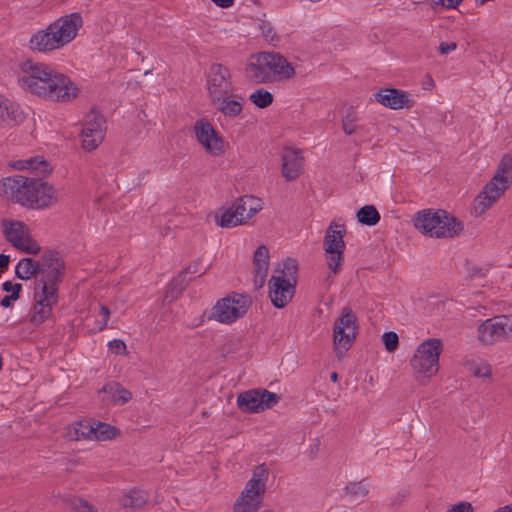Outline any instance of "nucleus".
I'll return each instance as SVG.
<instances>
[{"label": "nucleus", "instance_id": "30", "mask_svg": "<svg viewBox=\"0 0 512 512\" xmlns=\"http://www.w3.org/2000/svg\"><path fill=\"white\" fill-rule=\"evenodd\" d=\"M23 118L18 106H15L7 99H2L0 96V121L12 120L14 122H21Z\"/></svg>", "mask_w": 512, "mask_h": 512}, {"label": "nucleus", "instance_id": "50", "mask_svg": "<svg viewBox=\"0 0 512 512\" xmlns=\"http://www.w3.org/2000/svg\"><path fill=\"white\" fill-rule=\"evenodd\" d=\"M488 268L486 267H477V266H473L470 270H469V273H470V276L471 277H484L487 272H488Z\"/></svg>", "mask_w": 512, "mask_h": 512}, {"label": "nucleus", "instance_id": "47", "mask_svg": "<svg viewBox=\"0 0 512 512\" xmlns=\"http://www.w3.org/2000/svg\"><path fill=\"white\" fill-rule=\"evenodd\" d=\"M462 1L463 0H433V3L435 5L445 6L447 9H454L460 5Z\"/></svg>", "mask_w": 512, "mask_h": 512}, {"label": "nucleus", "instance_id": "53", "mask_svg": "<svg viewBox=\"0 0 512 512\" xmlns=\"http://www.w3.org/2000/svg\"><path fill=\"white\" fill-rule=\"evenodd\" d=\"M214 2L217 6L221 8H228L233 5L234 0H211Z\"/></svg>", "mask_w": 512, "mask_h": 512}, {"label": "nucleus", "instance_id": "9", "mask_svg": "<svg viewBox=\"0 0 512 512\" xmlns=\"http://www.w3.org/2000/svg\"><path fill=\"white\" fill-rule=\"evenodd\" d=\"M443 350L442 341L430 338L421 343L410 360L417 379L421 376L431 378L439 370V356Z\"/></svg>", "mask_w": 512, "mask_h": 512}, {"label": "nucleus", "instance_id": "17", "mask_svg": "<svg viewBox=\"0 0 512 512\" xmlns=\"http://www.w3.org/2000/svg\"><path fill=\"white\" fill-rule=\"evenodd\" d=\"M296 284L272 275L269 280V297L276 308H284L295 294Z\"/></svg>", "mask_w": 512, "mask_h": 512}, {"label": "nucleus", "instance_id": "34", "mask_svg": "<svg viewBox=\"0 0 512 512\" xmlns=\"http://www.w3.org/2000/svg\"><path fill=\"white\" fill-rule=\"evenodd\" d=\"M217 224L222 228H232L243 224V218H240L231 207L225 209L220 217L216 216Z\"/></svg>", "mask_w": 512, "mask_h": 512}, {"label": "nucleus", "instance_id": "24", "mask_svg": "<svg viewBox=\"0 0 512 512\" xmlns=\"http://www.w3.org/2000/svg\"><path fill=\"white\" fill-rule=\"evenodd\" d=\"M232 208L240 218H243V223H245L262 209L261 200L254 196H242L234 202Z\"/></svg>", "mask_w": 512, "mask_h": 512}, {"label": "nucleus", "instance_id": "57", "mask_svg": "<svg viewBox=\"0 0 512 512\" xmlns=\"http://www.w3.org/2000/svg\"><path fill=\"white\" fill-rule=\"evenodd\" d=\"M261 29H262V33H264L265 35H268L271 31V28H268V30H267V27H265V24L263 26H261Z\"/></svg>", "mask_w": 512, "mask_h": 512}, {"label": "nucleus", "instance_id": "12", "mask_svg": "<svg viewBox=\"0 0 512 512\" xmlns=\"http://www.w3.org/2000/svg\"><path fill=\"white\" fill-rule=\"evenodd\" d=\"M357 330L355 313L349 308H344L341 316L336 319L333 328V343L337 354L350 349L356 338Z\"/></svg>", "mask_w": 512, "mask_h": 512}, {"label": "nucleus", "instance_id": "10", "mask_svg": "<svg viewBox=\"0 0 512 512\" xmlns=\"http://www.w3.org/2000/svg\"><path fill=\"white\" fill-rule=\"evenodd\" d=\"M269 472L265 465H259L253 472L252 478L247 482L242 496L234 506V512H257L262 501L261 495L265 491V483Z\"/></svg>", "mask_w": 512, "mask_h": 512}, {"label": "nucleus", "instance_id": "2", "mask_svg": "<svg viewBox=\"0 0 512 512\" xmlns=\"http://www.w3.org/2000/svg\"><path fill=\"white\" fill-rule=\"evenodd\" d=\"M42 178L24 175L6 177L0 181V196L31 209L50 207L58 201L57 194L54 187Z\"/></svg>", "mask_w": 512, "mask_h": 512}, {"label": "nucleus", "instance_id": "33", "mask_svg": "<svg viewBox=\"0 0 512 512\" xmlns=\"http://www.w3.org/2000/svg\"><path fill=\"white\" fill-rule=\"evenodd\" d=\"M344 492L350 498L364 499L368 495L369 485L366 483L365 479L357 482H349L344 487Z\"/></svg>", "mask_w": 512, "mask_h": 512}, {"label": "nucleus", "instance_id": "43", "mask_svg": "<svg viewBox=\"0 0 512 512\" xmlns=\"http://www.w3.org/2000/svg\"><path fill=\"white\" fill-rule=\"evenodd\" d=\"M78 426L79 427L75 429V433H76V438L77 439H80V438L92 439L93 438V434H86L85 432H88V430L90 428H95V424L94 423H93V425H91L88 422H86V423L79 422Z\"/></svg>", "mask_w": 512, "mask_h": 512}, {"label": "nucleus", "instance_id": "4", "mask_svg": "<svg viewBox=\"0 0 512 512\" xmlns=\"http://www.w3.org/2000/svg\"><path fill=\"white\" fill-rule=\"evenodd\" d=\"M65 262L60 253L49 250L43 253L40 260L27 257L21 259L15 268V275L21 280L35 277L34 287L39 281L47 285L60 284L64 277Z\"/></svg>", "mask_w": 512, "mask_h": 512}, {"label": "nucleus", "instance_id": "20", "mask_svg": "<svg viewBox=\"0 0 512 512\" xmlns=\"http://www.w3.org/2000/svg\"><path fill=\"white\" fill-rule=\"evenodd\" d=\"M210 101L218 111L230 118L239 116L243 111L242 97L232 94V92L218 96Z\"/></svg>", "mask_w": 512, "mask_h": 512}, {"label": "nucleus", "instance_id": "55", "mask_svg": "<svg viewBox=\"0 0 512 512\" xmlns=\"http://www.w3.org/2000/svg\"><path fill=\"white\" fill-rule=\"evenodd\" d=\"M494 512H512V503L509 505H506L504 507H501V508L495 510Z\"/></svg>", "mask_w": 512, "mask_h": 512}, {"label": "nucleus", "instance_id": "11", "mask_svg": "<svg viewBox=\"0 0 512 512\" xmlns=\"http://www.w3.org/2000/svg\"><path fill=\"white\" fill-rule=\"evenodd\" d=\"M58 286L47 285L39 281L34 287L35 304L30 316V322L33 325H40L44 323L52 313V307L58 302Z\"/></svg>", "mask_w": 512, "mask_h": 512}, {"label": "nucleus", "instance_id": "41", "mask_svg": "<svg viewBox=\"0 0 512 512\" xmlns=\"http://www.w3.org/2000/svg\"><path fill=\"white\" fill-rule=\"evenodd\" d=\"M382 341L384 343L385 349L388 352H393L397 349L399 344V337L397 333L393 331L385 332L382 335Z\"/></svg>", "mask_w": 512, "mask_h": 512}, {"label": "nucleus", "instance_id": "26", "mask_svg": "<svg viewBox=\"0 0 512 512\" xmlns=\"http://www.w3.org/2000/svg\"><path fill=\"white\" fill-rule=\"evenodd\" d=\"M260 389H251L240 393L237 397V406L243 412L258 413L260 410L259 403Z\"/></svg>", "mask_w": 512, "mask_h": 512}, {"label": "nucleus", "instance_id": "48", "mask_svg": "<svg viewBox=\"0 0 512 512\" xmlns=\"http://www.w3.org/2000/svg\"><path fill=\"white\" fill-rule=\"evenodd\" d=\"M100 314L103 316V321L99 326V330H103L106 328L108 320L110 318V310L107 306L101 305L100 306Z\"/></svg>", "mask_w": 512, "mask_h": 512}, {"label": "nucleus", "instance_id": "49", "mask_svg": "<svg viewBox=\"0 0 512 512\" xmlns=\"http://www.w3.org/2000/svg\"><path fill=\"white\" fill-rule=\"evenodd\" d=\"M456 48L457 43L455 42H441L438 49L441 54L445 55L451 51H454Z\"/></svg>", "mask_w": 512, "mask_h": 512}, {"label": "nucleus", "instance_id": "32", "mask_svg": "<svg viewBox=\"0 0 512 512\" xmlns=\"http://www.w3.org/2000/svg\"><path fill=\"white\" fill-rule=\"evenodd\" d=\"M380 218L378 210L373 205H365L357 212L358 222L363 225L374 226L380 221Z\"/></svg>", "mask_w": 512, "mask_h": 512}, {"label": "nucleus", "instance_id": "3", "mask_svg": "<svg viewBox=\"0 0 512 512\" xmlns=\"http://www.w3.org/2000/svg\"><path fill=\"white\" fill-rule=\"evenodd\" d=\"M82 25L83 19L78 12L62 16L45 29H40L32 34L28 47L30 50L39 53H48L60 49L74 40Z\"/></svg>", "mask_w": 512, "mask_h": 512}, {"label": "nucleus", "instance_id": "36", "mask_svg": "<svg viewBox=\"0 0 512 512\" xmlns=\"http://www.w3.org/2000/svg\"><path fill=\"white\" fill-rule=\"evenodd\" d=\"M297 275H298L297 261L289 258L283 262V267L279 271V275H277L276 277H283L284 280L293 282V284H297Z\"/></svg>", "mask_w": 512, "mask_h": 512}, {"label": "nucleus", "instance_id": "42", "mask_svg": "<svg viewBox=\"0 0 512 512\" xmlns=\"http://www.w3.org/2000/svg\"><path fill=\"white\" fill-rule=\"evenodd\" d=\"M471 371L476 377H487L491 376V366L487 363L473 364Z\"/></svg>", "mask_w": 512, "mask_h": 512}, {"label": "nucleus", "instance_id": "28", "mask_svg": "<svg viewBox=\"0 0 512 512\" xmlns=\"http://www.w3.org/2000/svg\"><path fill=\"white\" fill-rule=\"evenodd\" d=\"M102 391L111 396L114 404L123 405L132 399V393L118 382L107 383Z\"/></svg>", "mask_w": 512, "mask_h": 512}, {"label": "nucleus", "instance_id": "38", "mask_svg": "<svg viewBox=\"0 0 512 512\" xmlns=\"http://www.w3.org/2000/svg\"><path fill=\"white\" fill-rule=\"evenodd\" d=\"M280 400V396L266 389H260L259 403L260 410L265 411L274 407Z\"/></svg>", "mask_w": 512, "mask_h": 512}, {"label": "nucleus", "instance_id": "60", "mask_svg": "<svg viewBox=\"0 0 512 512\" xmlns=\"http://www.w3.org/2000/svg\"><path fill=\"white\" fill-rule=\"evenodd\" d=\"M2 367H3V359H2V357L0 356V371L2 370Z\"/></svg>", "mask_w": 512, "mask_h": 512}, {"label": "nucleus", "instance_id": "7", "mask_svg": "<svg viewBox=\"0 0 512 512\" xmlns=\"http://www.w3.org/2000/svg\"><path fill=\"white\" fill-rule=\"evenodd\" d=\"M512 184V157L505 154L492 179L484 186L473 202V214L480 216L505 193Z\"/></svg>", "mask_w": 512, "mask_h": 512}, {"label": "nucleus", "instance_id": "13", "mask_svg": "<svg viewBox=\"0 0 512 512\" xmlns=\"http://www.w3.org/2000/svg\"><path fill=\"white\" fill-rule=\"evenodd\" d=\"M334 227H340V225L335 222L330 224L326 230L323 246L326 253L327 265L334 274H337L343 261L345 249L343 238L346 230L344 228L342 230H336Z\"/></svg>", "mask_w": 512, "mask_h": 512}, {"label": "nucleus", "instance_id": "22", "mask_svg": "<svg viewBox=\"0 0 512 512\" xmlns=\"http://www.w3.org/2000/svg\"><path fill=\"white\" fill-rule=\"evenodd\" d=\"M11 166L16 170H29L34 174L33 177H45L52 171V167L42 156L15 160Z\"/></svg>", "mask_w": 512, "mask_h": 512}, {"label": "nucleus", "instance_id": "25", "mask_svg": "<svg viewBox=\"0 0 512 512\" xmlns=\"http://www.w3.org/2000/svg\"><path fill=\"white\" fill-rule=\"evenodd\" d=\"M1 226L5 239L11 243L14 248L19 246L21 237H24L28 232L27 226L18 220L3 219Z\"/></svg>", "mask_w": 512, "mask_h": 512}, {"label": "nucleus", "instance_id": "39", "mask_svg": "<svg viewBox=\"0 0 512 512\" xmlns=\"http://www.w3.org/2000/svg\"><path fill=\"white\" fill-rule=\"evenodd\" d=\"M358 120L357 114L352 107H350L346 114L342 117V128L347 135H351L356 131V122Z\"/></svg>", "mask_w": 512, "mask_h": 512}, {"label": "nucleus", "instance_id": "29", "mask_svg": "<svg viewBox=\"0 0 512 512\" xmlns=\"http://www.w3.org/2000/svg\"><path fill=\"white\" fill-rule=\"evenodd\" d=\"M95 428H90L86 434H93V438L99 441H106L114 439L120 434L119 429L104 422H94Z\"/></svg>", "mask_w": 512, "mask_h": 512}, {"label": "nucleus", "instance_id": "21", "mask_svg": "<svg viewBox=\"0 0 512 512\" xmlns=\"http://www.w3.org/2000/svg\"><path fill=\"white\" fill-rule=\"evenodd\" d=\"M303 169V158L300 151L286 149L282 155V175L292 181L300 176Z\"/></svg>", "mask_w": 512, "mask_h": 512}, {"label": "nucleus", "instance_id": "45", "mask_svg": "<svg viewBox=\"0 0 512 512\" xmlns=\"http://www.w3.org/2000/svg\"><path fill=\"white\" fill-rule=\"evenodd\" d=\"M473 506L471 503L463 501L458 504L451 506L447 512H473Z\"/></svg>", "mask_w": 512, "mask_h": 512}, {"label": "nucleus", "instance_id": "52", "mask_svg": "<svg viewBox=\"0 0 512 512\" xmlns=\"http://www.w3.org/2000/svg\"><path fill=\"white\" fill-rule=\"evenodd\" d=\"M10 263V257L6 254H0V270H6Z\"/></svg>", "mask_w": 512, "mask_h": 512}, {"label": "nucleus", "instance_id": "19", "mask_svg": "<svg viewBox=\"0 0 512 512\" xmlns=\"http://www.w3.org/2000/svg\"><path fill=\"white\" fill-rule=\"evenodd\" d=\"M375 98L382 105L393 110L409 109L413 105V100L407 92L395 88L381 89L376 93Z\"/></svg>", "mask_w": 512, "mask_h": 512}, {"label": "nucleus", "instance_id": "61", "mask_svg": "<svg viewBox=\"0 0 512 512\" xmlns=\"http://www.w3.org/2000/svg\"><path fill=\"white\" fill-rule=\"evenodd\" d=\"M208 268L204 269V271L201 273V275L205 274L207 272Z\"/></svg>", "mask_w": 512, "mask_h": 512}, {"label": "nucleus", "instance_id": "5", "mask_svg": "<svg viewBox=\"0 0 512 512\" xmlns=\"http://www.w3.org/2000/svg\"><path fill=\"white\" fill-rule=\"evenodd\" d=\"M245 75L250 82L264 84L278 79H291L295 75V69L277 52H260L250 56Z\"/></svg>", "mask_w": 512, "mask_h": 512}, {"label": "nucleus", "instance_id": "58", "mask_svg": "<svg viewBox=\"0 0 512 512\" xmlns=\"http://www.w3.org/2000/svg\"><path fill=\"white\" fill-rule=\"evenodd\" d=\"M261 29H262V33H264L265 35H268L271 31V28H268V30H267V27H265V24L263 26H261Z\"/></svg>", "mask_w": 512, "mask_h": 512}, {"label": "nucleus", "instance_id": "37", "mask_svg": "<svg viewBox=\"0 0 512 512\" xmlns=\"http://www.w3.org/2000/svg\"><path fill=\"white\" fill-rule=\"evenodd\" d=\"M17 250L25 252L27 254H38L41 251L40 245L31 237L29 231L24 237H21L19 246H16Z\"/></svg>", "mask_w": 512, "mask_h": 512}, {"label": "nucleus", "instance_id": "18", "mask_svg": "<svg viewBox=\"0 0 512 512\" xmlns=\"http://www.w3.org/2000/svg\"><path fill=\"white\" fill-rule=\"evenodd\" d=\"M505 325H507L506 315L487 319L478 328L479 339L483 343L492 344L507 338Z\"/></svg>", "mask_w": 512, "mask_h": 512}, {"label": "nucleus", "instance_id": "54", "mask_svg": "<svg viewBox=\"0 0 512 512\" xmlns=\"http://www.w3.org/2000/svg\"><path fill=\"white\" fill-rule=\"evenodd\" d=\"M507 325H505L507 337L512 336V317L506 315Z\"/></svg>", "mask_w": 512, "mask_h": 512}, {"label": "nucleus", "instance_id": "23", "mask_svg": "<svg viewBox=\"0 0 512 512\" xmlns=\"http://www.w3.org/2000/svg\"><path fill=\"white\" fill-rule=\"evenodd\" d=\"M254 284L256 288L263 287L269 268V250L265 245H260L253 255Z\"/></svg>", "mask_w": 512, "mask_h": 512}, {"label": "nucleus", "instance_id": "40", "mask_svg": "<svg viewBox=\"0 0 512 512\" xmlns=\"http://www.w3.org/2000/svg\"><path fill=\"white\" fill-rule=\"evenodd\" d=\"M70 506L73 512H98L92 504L82 498H72Z\"/></svg>", "mask_w": 512, "mask_h": 512}, {"label": "nucleus", "instance_id": "59", "mask_svg": "<svg viewBox=\"0 0 512 512\" xmlns=\"http://www.w3.org/2000/svg\"><path fill=\"white\" fill-rule=\"evenodd\" d=\"M428 78H429V81H427V84L433 86L434 85L433 79L430 76H428Z\"/></svg>", "mask_w": 512, "mask_h": 512}, {"label": "nucleus", "instance_id": "1", "mask_svg": "<svg viewBox=\"0 0 512 512\" xmlns=\"http://www.w3.org/2000/svg\"><path fill=\"white\" fill-rule=\"evenodd\" d=\"M21 71L23 75L18 78V82L32 94L52 101L69 102L79 93V88L68 76L46 64L27 60L21 64Z\"/></svg>", "mask_w": 512, "mask_h": 512}, {"label": "nucleus", "instance_id": "46", "mask_svg": "<svg viewBox=\"0 0 512 512\" xmlns=\"http://www.w3.org/2000/svg\"><path fill=\"white\" fill-rule=\"evenodd\" d=\"M2 289L5 292H11V294L16 293V295H20L22 285L20 283L13 284L11 281H6L2 284Z\"/></svg>", "mask_w": 512, "mask_h": 512}, {"label": "nucleus", "instance_id": "44", "mask_svg": "<svg viewBox=\"0 0 512 512\" xmlns=\"http://www.w3.org/2000/svg\"><path fill=\"white\" fill-rule=\"evenodd\" d=\"M109 349L115 354H126V344L121 339H114L108 343Z\"/></svg>", "mask_w": 512, "mask_h": 512}, {"label": "nucleus", "instance_id": "31", "mask_svg": "<svg viewBox=\"0 0 512 512\" xmlns=\"http://www.w3.org/2000/svg\"><path fill=\"white\" fill-rule=\"evenodd\" d=\"M148 501L147 494L141 490H132L128 495L121 499V505L124 508H132L134 510L142 508Z\"/></svg>", "mask_w": 512, "mask_h": 512}, {"label": "nucleus", "instance_id": "6", "mask_svg": "<svg viewBox=\"0 0 512 512\" xmlns=\"http://www.w3.org/2000/svg\"><path fill=\"white\" fill-rule=\"evenodd\" d=\"M412 221L420 233L433 238H452L459 235L464 228L460 220L441 209L419 211Z\"/></svg>", "mask_w": 512, "mask_h": 512}, {"label": "nucleus", "instance_id": "15", "mask_svg": "<svg viewBox=\"0 0 512 512\" xmlns=\"http://www.w3.org/2000/svg\"><path fill=\"white\" fill-rule=\"evenodd\" d=\"M106 121L103 116L91 110L85 117L84 125L82 128V147L86 151H93L96 149L105 137Z\"/></svg>", "mask_w": 512, "mask_h": 512}, {"label": "nucleus", "instance_id": "51", "mask_svg": "<svg viewBox=\"0 0 512 512\" xmlns=\"http://www.w3.org/2000/svg\"><path fill=\"white\" fill-rule=\"evenodd\" d=\"M19 298H20V295H16V293L10 294V295L5 296L1 300L0 304L5 308H9L12 305V302L18 300Z\"/></svg>", "mask_w": 512, "mask_h": 512}, {"label": "nucleus", "instance_id": "56", "mask_svg": "<svg viewBox=\"0 0 512 512\" xmlns=\"http://www.w3.org/2000/svg\"><path fill=\"white\" fill-rule=\"evenodd\" d=\"M330 379L332 382H337L338 380V374L336 372H333L331 375H330Z\"/></svg>", "mask_w": 512, "mask_h": 512}, {"label": "nucleus", "instance_id": "8", "mask_svg": "<svg viewBox=\"0 0 512 512\" xmlns=\"http://www.w3.org/2000/svg\"><path fill=\"white\" fill-rule=\"evenodd\" d=\"M252 305L248 294L232 293L218 300L207 318L223 324H232L242 318Z\"/></svg>", "mask_w": 512, "mask_h": 512}, {"label": "nucleus", "instance_id": "35", "mask_svg": "<svg viewBox=\"0 0 512 512\" xmlns=\"http://www.w3.org/2000/svg\"><path fill=\"white\" fill-rule=\"evenodd\" d=\"M249 100L258 108L264 109L269 107L273 101V94L263 88L257 89L250 94Z\"/></svg>", "mask_w": 512, "mask_h": 512}, {"label": "nucleus", "instance_id": "14", "mask_svg": "<svg viewBox=\"0 0 512 512\" xmlns=\"http://www.w3.org/2000/svg\"><path fill=\"white\" fill-rule=\"evenodd\" d=\"M206 87L210 100L233 91L232 75L228 67L213 63L206 73Z\"/></svg>", "mask_w": 512, "mask_h": 512}, {"label": "nucleus", "instance_id": "27", "mask_svg": "<svg viewBox=\"0 0 512 512\" xmlns=\"http://www.w3.org/2000/svg\"><path fill=\"white\" fill-rule=\"evenodd\" d=\"M201 261L195 260L189 265L186 266L184 270H182L178 276L171 282L170 290L171 293L176 292V294H181V292L187 287L190 279L186 278L187 274H195L200 271Z\"/></svg>", "mask_w": 512, "mask_h": 512}, {"label": "nucleus", "instance_id": "16", "mask_svg": "<svg viewBox=\"0 0 512 512\" xmlns=\"http://www.w3.org/2000/svg\"><path fill=\"white\" fill-rule=\"evenodd\" d=\"M197 140L212 155H220L224 151V141L213 126L205 119H199L194 126Z\"/></svg>", "mask_w": 512, "mask_h": 512}]
</instances>
